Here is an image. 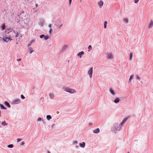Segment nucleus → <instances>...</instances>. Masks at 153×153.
Instances as JSON below:
<instances>
[{"label": "nucleus", "instance_id": "nucleus-28", "mask_svg": "<svg viewBox=\"0 0 153 153\" xmlns=\"http://www.w3.org/2000/svg\"><path fill=\"white\" fill-rule=\"evenodd\" d=\"M44 39H45V40H47V39H48V36H47V35H46V36H44Z\"/></svg>", "mask_w": 153, "mask_h": 153}, {"label": "nucleus", "instance_id": "nucleus-34", "mask_svg": "<svg viewBox=\"0 0 153 153\" xmlns=\"http://www.w3.org/2000/svg\"><path fill=\"white\" fill-rule=\"evenodd\" d=\"M139 1V0H135L134 1V3H137L138 1Z\"/></svg>", "mask_w": 153, "mask_h": 153}, {"label": "nucleus", "instance_id": "nucleus-10", "mask_svg": "<svg viewBox=\"0 0 153 153\" xmlns=\"http://www.w3.org/2000/svg\"><path fill=\"white\" fill-rule=\"evenodd\" d=\"M84 53L83 51H82L81 52H79L77 56H80V57L81 58L82 57L81 55H83Z\"/></svg>", "mask_w": 153, "mask_h": 153}, {"label": "nucleus", "instance_id": "nucleus-6", "mask_svg": "<svg viewBox=\"0 0 153 153\" xmlns=\"http://www.w3.org/2000/svg\"><path fill=\"white\" fill-rule=\"evenodd\" d=\"M100 130L99 128H97V129L93 131V132L95 134H97L100 132Z\"/></svg>", "mask_w": 153, "mask_h": 153}, {"label": "nucleus", "instance_id": "nucleus-39", "mask_svg": "<svg viewBox=\"0 0 153 153\" xmlns=\"http://www.w3.org/2000/svg\"><path fill=\"white\" fill-rule=\"evenodd\" d=\"M21 60V59H20H20H17V60L18 61H20Z\"/></svg>", "mask_w": 153, "mask_h": 153}, {"label": "nucleus", "instance_id": "nucleus-15", "mask_svg": "<svg viewBox=\"0 0 153 153\" xmlns=\"http://www.w3.org/2000/svg\"><path fill=\"white\" fill-rule=\"evenodd\" d=\"M120 101L119 99V98H117L114 100V102L115 103H117L119 102Z\"/></svg>", "mask_w": 153, "mask_h": 153}, {"label": "nucleus", "instance_id": "nucleus-32", "mask_svg": "<svg viewBox=\"0 0 153 153\" xmlns=\"http://www.w3.org/2000/svg\"><path fill=\"white\" fill-rule=\"evenodd\" d=\"M41 120V117H39L37 119V121H39Z\"/></svg>", "mask_w": 153, "mask_h": 153}, {"label": "nucleus", "instance_id": "nucleus-11", "mask_svg": "<svg viewBox=\"0 0 153 153\" xmlns=\"http://www.w3.org/2000/svg\"><path fill=\"white\" fill-rule=\"evenodd\" d=\"M85 143L84 142H82V143L80 144V146L82 148H84L85 147Z\"/></svg>", "mask_w": 153, "mask_h": 153}, {"label": "nucleus", "instance_id": "nucleus-35", "mask_svg": "<svg viewBox=\"0 0 153 153\" xmlns=\"http://www.w3.org/2000/svg\"><path fill=\"white\" fill-rule=\"evenodd\" d=\"M30 53H31L33 52V50L31 49H30Z\"/></svg>", "mask_w": 153, "mask_h": 153}, {"label": "nucleus", "instance_id": "nucleus-41", "mask_svg": "<svg viewBox=\"0 0 153 153\" xmlns=\"http://www.w3.org/2000/svg\"><path fill=\"white\" fill-rule=\"evenodd\" d=\"M77 143V142L76 141H75L74 142V143Z\"/></svg>", "mask_w": 153, "mask_h": 153}, {"label": "nucleus", "instance_id": "nucleus-13", "mask_svg": "<svg viewBox=\"0 0 153 153\" xmlns=\"http://www.w3.org/2000/svg\"><path fill=\"white\" fill-rule=\"evenodd\" d=\"M133 77H134L133 75H131V76L129 78V81H128V83H131V80L133 78Z\"/></svg>", "mask_w": 153, "mask_h": 153}, {"label": "nucleus", "instance_id": "nucleus-45", "mask_svg": "<svg viewBox=\"0 0 153 153\" xmlns=\"http://www.w3.org/2000/svg\"><path fill=\"white\" fill-rule=\"evenodd\" d=\"M140 82H141V83H143V82H142V81H141Z\"/></svg>", "mask_w": 153, "mask_h": 153}, {"label": "nucleus", "instance_id": "nucleus-46", "mask_svg": "<svg viewBox=\"0 0 153 153\" xmlns=\"http://www.w3.org/2000/svg\"><path fill=\"white\" fill-rule=\"evenodd\" d=\"M48 153H50V152H48Z\"/></svg>", "mask_w": 153, "mask_h": 153}, {"label": "nucleus", "instance_id": "nucleus-43", "mask_svg": "<svg viewBox=\"0 0 153 153\" xmlns=\"http://www.w3.org/2000/svg\"><path fill=\"white\" fill-rule=\"evenodd\" d=\"M24 144V142H22V145H23Z\"/></svg>", "mask_w": 153, "mask_h": 153}, {"label": "nucleus", "instance_id": "nucleus-48", "mask_svg": "<svg viewBox=\"0 0 153 153\" xmlns=\"http://www.w3.org/2000/svg\"><path fill=\"white\" fill-rule=\"evenodd\" d=\"M128 153H130L129 152H128Z\"/></svg>", "mask_w": 153, "mask_h": 153}, {"label": "nucleus", "instance_id": "nucleus-33", "mask_svg": "<svg viewBox=\"0 0 153 153\" xmlns=\"http://www.w3.org/2000/svg\"><path fill=\"white\" fill-rule=\"evenodd\" d=\"M21 97L22 99H24L25 98V97L22 94L21 95Z\"/></svg>", "mask_w": 153, "mask_h": 153}, {"label": "nucleus", "instance_id": "nucleus-22", "mask_svg": "<svg viewBox=\"0 0 153 153\" xmlns=\"http://www.w3.org/2000/svg\"><path fill=\"white\" fill-rule=\"evenodd\" d=\"M131 117V115H128V116H127L126 117H125V122Z\"/></svg>", "mask_w": 153, "mask_h": 153}, {"label": "nucleus", "instance_id": "nucleus-5", "mask_svg": "<svg viewBox=\"0 0 153 153\" xmlns=\"http://www.w3.org/2000/svg\"><path fill=\"white\" fill-rule=\"evenodd\" d=\"M93 68L92 67L88 71V74L89 75L90 78H91L93 74Z\"/></svg>", "mask_w": 153, "mask_h": 153}, {"label": "nucleus", "instance_id": "nucleus-23", "mask_svg": "<svg viewBox=\"0 0 153 153\" xmlns=\"http://www.w3.org/2000/svg\"><path fill=\"white\" fill-rule=\"evenodd\" d=\"M4 104L7 105V106H8L9 107H10V105L7 102H4Z\"/></svg>", "mask_w": 153, "mask_h": 153}, {"label": "nucleus", "instance_id": "nucleus-44", "mask_svg": "<svg viewBox=\"0 0 153 153\" xmlns=\"http://www.w3.org/2000/svg\"><path fill=\"white\" fill-rule=\"evenodd\" d=\"M1 111H0V117H1Z\"/></svg>", "mask_w": 153, "mask_h": 153}, {"label": "nucleus", "instance_id": "nucleus-19", "mask_svg": "<svg viewBox=\"0 0 153 153\" xmlns=\"http://www.w3.org/2000/svg\"><path fill=\"white\" fill-rule=\"evenodd\" d=\"M132 57H133V54H132V53H130V55H129V60H132Z\"/></svg>", "mask_w": 153, "mask_h": 153}, {"label": "nucleus", "instance_id": "nucleus-20", "mask_svg": "<svg viewBox=\"0 0 153 153\" xmlns=\"http://www.w3.org/2000/svg\"><path fill=\"white\" fill-rule=\"evenodd\" d=\"M46 118L48 120H49L51 118V117L50 115H48L47 116Z\"/></svg>", "mask_w": 153, "mask_h": 153}, {"label": "nucleus", "instance_id": "nucleus-2", "mask_svg": "<svg viewBox=\"0 0 153 153\" xmlns=\"http://www.w3.org/2000/svg\"><path fill=\"white\" fill-rule=\"evenodd\" d=\"M124 123V120H123L122 122L120 124L117 123H115L114 124V126L115 129L117 131H119L121 129L122 126Z\"/></svg>", "mask_w": 153, "mask_h": 153}, {"label": "nucleus", "instance_id": "nucleus-14", "mask_svg": "<svg viewBox=\"0 0 153 153\" xmlns=\"http://www.w3.org/2000/svg\"><path fill=\"white\" fill-rule=\"evenodd\" d=\"M50 98L51 99L53 98L54 96V95L53 93H50L49 94Z\"/></svg>", "mask_w": 153, "mask_h": 153}, {"label": "nucleus", "instance_id": "nucleus-16", "mask_svg": "<svg viewBox=\"0 0 153 153\" xmlns=\"http://www.w3.org/2000/svg\"><path fill=\"white\" fill-rule=\"evenodd\" d=\"M20 102V100L19 99L15 100H14V102L15 104L19 103Z\"/></svg>", "mask_w": 153, "mask_h": 153}, {"label": "nucleus", "instance_id": "nucleus-7", "mask_svg": "<svg viewBox=\"0 0 153 153\" xmlns=\"http://www.w3.org/2000/svg\"><path fill=\"white\" fill-rule=\"evenodd\" d=\"M148 25L149 28H151L153 26V21H151Z\"/></svg>", "mask_w": 153, "mask_h": 153}, {"label": "nucleus", "instance_id": "nucleus-36", "mask_svg": "<svg viewBox=\"0 0 153 153\" xmlns=\"http://www.w3.org/2000/svg\"><path fill=\"white\" fill-rule=\"evenodd\" d=\"M67 47V46H66V45H64V46H63V48H64V49H65Z\"/></svg>", "mask_w": 153, "mask_h": 153}, {"label": "nucleus", "instance_id": "nucleus-42", "mask_svg": "<svg viewBox=\"0 0 153 153\" xmlns=\"http://www.w3.org/2000/svg\"><path fill=\"white\" fill-rule=\"evenodd\" d=\"M35 6H36V7H38V4H35Z\"/></svg>", "mask_w": 153, "mask_h": 153}, {"label": "nucleus", "instance_id": "nucleus-47", "mask_svg": "<svg viewBox=\"0 0 153 153\" xmlns=\"http://www.w3.org/2000/svg\"><path fill=\"white\" fill-rule=\"evenodd\" d=\"M34 42V40H33V41H32L31 42Z\"/></svg>", "mask_w": 153, "mask_h": 153}, {"label": "nucleus", "instance_id": "nucleus-37", "mask_svg": "<svg viewBox=\"0 0 153 153\" xmlns=\"http://www.w3.org/2000/svg\"><path fill=\"white\" fill-rule=\"evenodd\" d=\"M72 0H69V4H70L71 3Z\"/></svg>", "mask_w": 153, "mask_h": 153}, {"label": "nucleus", "instance_id": "nucleus-30", "mask_svg": "<svg viewBox=\"0 0 153 153\" xmlns=\"http://www.w3.org/2000/svg\"><path fill=\"white\" fill-rule=\"evenodd\" d=\"M45 36L44 35H41L40 36V37L41 38H42L43 37H44Z\"/></svg>", "mask_w": 153, "mask_h": 153}, {"label": "nucleus", "instance_id": "nucleus-17", "mask_svg": "<svg viewBox=\"0 0 153 153\" xmlns=\"http://www.w3.org/2000/svg\"><path fill=\"white\" fill-rule=\"evenodd\" d=\"M135 77L136 79H138L139 81L140 80L141 78L138 75H136Z\"/></svg>", "mask_w": 153, "mask_h": 153}, {"label": "nucleus", "instance_id": "nucleus-24", "mask_svg": "<svg viewBox=\"0 0 153 153\" xmlns=\"http://www.w3.org/2000/svg\"><path fill=\"white\" fill-rule=\"evenodd\" d=\"M6 28V26L5 25V24H3L2 25V30H4Z\"/></svg>", "mask_w": 153, "mask_h": 153}, {"label": "nucleus", "instance_id": "nucleus-40", "mask_svg": "<svg viewBox=\"0 0 153 153\" xmlns=\"http://www.w3.org/2000/svg\"><path fill=\"white\" fill-rule=\"evenodd\" d=\"M49 27L50 28V29L51 27V24L49 25Z\"/></svg>", "mask_w": 153, "mask_h": 153}, {"label": "nucleus", "instance_id": "nucleus-9", "mask_svg": "<svg viewBox=\"0 0 153 153\" xmlns=\"http://www.w3.org/2000/svg\"><path fill=\"white\" fill-rule=\"evenodd\" d=\"M113 57V56L111 53H109L107 55V57L108 59H111Z\"/></svg>", "mask_w": 153, "mask_h": 153}, {"label": "nucleus", "instance_id": "nucleus-38", "mask_svg": "<svg viewBox=\"0 0 153 153\" xmlns=\"http://www.w3.org/2000/svg\"><path fill=\"white\" fill-rule=\"evenodd\" d=\"M51 31H52V29H51V28L50 29V31H49V33H51Z\"/></svg>", "mask_w": 153, "mask_h": 153}, {"label": "nucleus", "instance_id": "nucleus-26", "mask_svg": "<svg viewBox=\"0 0 153 153\" xmlns=\"http://www.w3.org/2000/svg\"><path fill=\"white\" fill-rule=\"evenodd\" d=\"M88 48L89 49H90V50H88V51H90L92 49V46L91 45H89L88 46Z\"/></svg>", "mask_w": 153, "mask_h": 153}, {"label": "nucleus", "instance_id": "nucleus-8", "mask_svg": "<svg viewBox=\"0 0 153 153\" xmlns=\"http://www.w3.org/2000/svg\"><path fill=\"white\" fill-rule=\"evenodd\" d=\"M98 4L100 7H101L103 4V2L102 0L98 2Z\"/></svg>", "mask_w": 153, "mask_h": 153}, {"label": "nucleus", "instance_id": "nucleus-18", "mask_svg": "<svg viewBox=\"0 0 153 153\" xmlns=\"http://www.w3.org/2000/svg\"><path fill=\"white\" fill-rule=\"evenodd\" d=\"M0 106L1 107V108L2 109H7V108L5 107L3 105L1 104H0Z\"/></svg>", "mask_w": 153, "mask_h": 153}, {"label": "nucleus", "instance_id": "nucleus-1", "mask_svg": "<svg viewBox=\"0 0 153 153\" xmlns=\"http://www.w3.org/2000/svg\"><path fill=\"white\" fill-rule=\"evenodd\" d=\"M8 30V33L9 34L8 36L10 38L15 39L18 36L19 33L18 32L16 33L15 31L12 29H9Z\"/></svg>", "mask_w": 153, "mask_h": 153}, {"label": "nucleus", "instance_id": "nucleus-3", "mask_svg": "<svg viewBox=\"0 0 153 153\" xmlns=\"http://www.w3.org/2000/svg\"><path fill=\"white\" fill-rule=\"evenodd\" d=\"M64 89L65 91L71 94H73L76 92V91L75 90L69 88H64Z\"/></svg>", "mask_w": 153, "mask_h": 153}, {"label": "nucleus", "instance_id": "nucleus-29", "mask_svg": "<svg viewBox=\"0 0 153 153\" xmlns=\"http://www.w3.org/2000/svg\"><path fill=\"white\" fill-rule=\"evenodd\" d=\"M125 22L126 23H128V21L127 19H125Z\"/></svg>", "mask_w": 153, "mask_h": 153}, {"label": "nucleus", "instance_id": "nucleus-12", "mask_svg": "<svg viewBox=\"0 0 153 153\" xmlns=\"http://www.w3.org/2000/svg\"><path fill=\"white\" fill-rule=\"evenodd\" d=\"M109 91L111 92V94L113 96L115 95V93L114 91L111 88L109 90Z\"/></svg>", "mask_w": 153, "mask_h": 153}, {"label": "nucleus", "instance_id": "nucleus-31", "mask_svg": "<svg viewBox=\"0 0 153 153\" xmlns=\"http://www.w3.org/2000/svg\"><path fill=\"white\" fill-rule=\"evenodd\" d=\"M17 142H19V141H21L22 140V139L20 138H18L17 139Z\"/></svg>", "mask_w": 153, "mask_h": 153}, {"label": "nucleus", "instance_id": "nucleus-21", "mask_svg": "<svg viewBox=\"0 0 153 153\" xmlns=\"http://www.w3.org/2000/svg\"><path fill=\"white\" fill-rule=\"evenodd\" d=\"M1 124L3 126H4L7 125V123H6L5 121H4L2 122Z\"/></svg>", "mask_w": 153, "mask_h": 153}, {"label": "nucleus", "instance_id": "nucleus-27", "mask_svg": "<svg viewBox=\"0 0 153 153\" xmlns=\"http://www.w3.org/2000/svg\"><path fill=\"white\" fill-rule=\"evenodd\" d=\"M107 24V22L105 21L104 22V28H106V25Z\"/></svg>", "mask_w": 153, "mask_h": 153}, {"label": "nucleus", "instance_id": "nucleus-25", "mask_svg": "<svg viewBox=\"0 0 153 153\" xmlns=\"http://www.w3.org/2000/svg\"><path fill=\"white\" fill-rule=\"evenodd\" d=\"M13 144H10L7 146V147L9 148H12L13 147Z\"/></svg>", "mask_w": 153, "mask_h": 153}, {"label": "nucleus", "instance_id": "nucleus-4", "mask_svg": "<svg viewBox=\"0 0 153 153\" xmlns=\"http://www.w3.org/2000/svg\"><path fill=\"white\" fill-rule=\"evenodd\" d=\"M13 39L10 38L9 36L7 37V36H4L3 38V40L4 41L6 42H8L9 40L10 41Z\"/></svg>", "mask_w": 153, "mask_h": 153}]
</instances>
